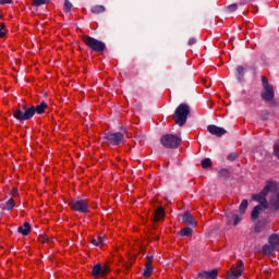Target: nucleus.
Here are the masks:
<instances>
[{
  "instance_id": "obj_24",
  "label": "nucleus",
  "mask_w": 279,
  "mask_h": 279,
  "mask_svg": "<svg viewBox=\"0 0 279 279\" xmlns=\"http://www.w3.org/2000/svg\"><path fill=\"white\" fill-rule=\"evenodd\" d=\"M15 203H14V198H10L9 201H7L3 210H12V208H14Z\"/></svg>"
},
{
  "instance_id": "obj_35",
  "label": "nucleus",
  "mask_w": 279,
  "mask_h": 279,
  "mask_svg": "<svg viewBox=\"0 0 279 279\" xmlns=\"http://www.w3.org/2000/svg\"><path fill=\"white\" fill-rule=\"evenodd\" d=\"M38 241L39 243H47V241H49V238H47V235H39Z\"/></svg>"
},
{
  "instance_id": "obj_3",
  "label": "nucleus",
  "mask_w": 279,
  "mask_h": 279,
  "mask_svg": "<svg viewBox=\"0 0 279 279\" xmlns=\"http://www.w3.org/2000/svg\"><path fill=\"white\" fill-rule=\"evenodd\" d=\"M189 114H191V107H189V105L183 102L177 107L172 117L177 125H179V128H184V125H186V120L189 119Z\"/></svg>"
},
{
  "instance_id": "obj_34",
  "label": "nucleus",
  "mask_w": 279,
  "mask_h": 279,
  "mask_svg": "<svg viewBox=\"0 0 279 279\" xmlns=\"http://www.w3.org/2000/svg\"><path fill=\"white\" fill-rule=\"evenodd\" d=\"M189 47H193V45H197V38L192 37L187 41Z\"/></svg>"
},
{
  "instance_id": "obj_19",
  "label": "nucleus",
  "mask_w": 279,
  "mask_h": 279,
  "mask_svg": "<svg viewBox=\"0 0 279 279\" xmlns=\"http://www.w3.org/2000/svg\"><path fill=\"white\" fill-rule=\"evenodd\" d=\"M194 227H185L179 231L180 236H193Z\"/></svg>"
},
{
  "instance_id": "obj_7",
  "label": "nucleus",
  "mask_w": 279,
  "mask_h": 279,
  "mask_svg": "<svg viewBox=\"0 0 279 279\" xmlns=\"http://www.w3.org/2000/svg\"><path fill=\"white\" fill-rule=\"evenodd\" d=\"M69 206L75 213H81L82 215H86V213H90V207L88 206V199L80 198L72 199L69 202Z\"/></svg>"
},
{
  "instance_id": "obj_1",
  "label": "nucleus",
  "mask_w": 279,
  "mask_h": 279,
  "mask_svg": "<svg viewBox=\"0 0 279 279\" xmlns=\"http://www.w3.org/2000/svg\"><path fill=\"white\" fill-rule=\"evenodd\" d=\"M253 202H258L263 208H268L270 213H278L279 210V192L278 183L267 181L264 189L252 196Z\"/></svg>"
},
{
  "instance_id": "obj_18",
  "label": "nucleus",
  "mask_w": 279,
  "mask_h": 279,
  "mask_svg": "<svg viewBox=\"0 0 279 279\" xmlns=\"http://www.w3.org/2000/svg\"><path fill=\"white\" fill-rule=\"evenodd\" d=\"M92 276H94L95 278H104V274L101 272V265H94L92 269Z\"/></svg>"
},
{
  "instance_id": "obj_22",
  "label": "nucleus",
  "mask_w": 279,
  "mask_h": 279,
  "mask_svg": "<svg viewBox=\"0 0 279 279\" xmlns=\"http://www.w3.org/2000/svg\"><path fill=\"white\" fill-rule=\"evenodd\" d=\"M104 12H106V7L104 5H95L92 9L93 14H104Z\"/></svg>"
},
{
  "instance_id": "obj_23",
  "label": "nucleus",
  "mask_w": 279,
  "mask_h": 279,
  "mask_svg": "<svg viewBox=\"0 0 279 279\" xmlns=\"http://www.w3.org/2000/svg\"><path fill=\"white\" fill-rule=\"evenodd\" d=\"M201 165H202L203 169H210V167H213V160H210V158H204L201 161Z\"/></svg>"
},
{
  "instance_id": "obj_40",
  "label": "nucleus",
  "mask_w": 279,
  "mask_h": 279,
  "mask_svg": "<svg viewBox=\"0 0 279 279\" xmlns=\"http://www.w3.org/2000/svg\"><path fill=\"white\" fill-rule=\"evenodd\" d=\"M92 244L95 245V247H99V242L97 241V239H93L92 240Z\"/></svg>"
},
{
  "instance_id": "obj_17",
  "label": "nucleus",
  "mask_w": 279,
  "mask_h": 279,
  "mask_svg": "<svg viewBox=\"0 0 279 279\" xmlns=\"http://www.w3.org/2000/svg\"><path fill=\"white\" fill-rule=\"evenodd\" d=\"M263 210V205H257L253 208L252 213H251V219L252 221H256V219H258L260 211Z\"/></svg>"
},
{
  "instance_id": "obj_4",
  "label": "nucleus",
  "mask_w": 279,
  "mask_h": 279,
  "mask_svg": "<svg viewBox=\"0 0 279 279\" xmlns=\"http://www.w3.org/2000/svg\"><path fill=\"white\" fill-rule=\"evenodd\" d=\"M83 43L88 47V49H92V51H96L97 53H104L106 51V43L96 39L92 36L84 35L82 37Z\"/></svg>"
},
{
  "instance_id": "obj_29",
  "label": "nucleus",
  "mask_w": 279,
  "mask_h": 279,
  "mask_svg": "<svg viewBox=\"0 0 279 279\" xmlns=\"http://www.w3.org/2000/svg\"><path fill=\"white\" fill-rule=\"evenodd\" d=\"M73 8V3H71V1L69 0H64V12L69 13L71 12Z\"/></svg>"
},
{
  "instance_id": "obj_6",
  "label": "nucleus",
  "mask_w": 279,
  "mask_h": 279,
  "mask_svg": "<svg viewBox=\"0 0 279 279\" xmlns=\"http://www.w3.org/2000/svg\"><path fill=\"white\" fill-rule=\"evenodd\" d=\"M125 138V135L121 132H112L109 131L104 134V143H107V145H112V147H117L123 143V140Z\"/></svg>"
},
{
  "instance_id": "obj_11",
  "label": "nucleus",
  "mask_w": 279,
  "mask_h": 279,
  "mask_svg": "<svg viewBox=\"0 0 279 279\" xmlns=\"http://www.w3.org/2000/svg\"><path fill=\"white\" fill-rule=\"evenodd\" d=\"M207 132L211 134L213 136H217L218 138H221V136L228 134V131L221 126H217L215 124H209L207 126Z\"/></svg>"
},
{
  "instance_id": "obj_12",
  "label": "nucleus",
  "mask_w": 279,
  "mask_h": 279,
  "mask_svg": "<svg viewBox=\"0 0 279 279\" xmlns=\"http://www.w3.org/2000/svg\"><path fill=\"white\" fill-rule=\"evenodd\" d=\"M181 219L183 223H185L186 226H190L191 228H195V226H197V221H195V218H193V215H191V211H184L181 215Z\"/></svg>"
},
{
  "instance_id": "obj_33",
  "label": "nucleus",
  "mask_w": 279,
  "mask_h": 279,
  "mask_svg": "<svg viewBox=\"0 0 279 279\" xmlns=\"http://www.w3.org/2000/svg\"><path fill=\"white\" fill-rule=\"evenodd\" d=\"M228 160H230L231 162L234 161L236 158H239V156L236 155V153H231L228 155Z\"/></svg>"
},
{
  "instance_id": "obj_16",
  "label": "nucleus",
  "mask_w": 279,
  "mask_h": 279,
  "mask_svg": "<svg viewBox=\"0 0 279 279\" xmlns=\"http://www.w3.org/2000/svg\"><path fill=\"white\" fill-rule=\"evenodd\" d=\"M167 214L165 213V207L163 206H159L156 210H155V217L154 220L155 221H160V219H165V216Z\"/></svg>"
},
{
  "instance_id": "obj_31",
  "label": "nucleus",
  "mask_w": 279,
  "mask_h": 279,
  "mask_svg": "<svg viewBox=\"0 0 279 279\" xmlns=\"http://www.w3.org/2000/svg\"><path fill=\"white\" fill-rule=\"evenodd\" d=\"M101 272H102V277L108 276V274L110 272V268L107 265L101 266Z\"/></svg>"
},
{
  "instance_id": "obj_15",
  "label": "nucleus",
  "mask_w": 279,
  "mask_h": 279,
  "mask_svg": "<svg viewBox=\"0 0 279 279\" xmlns=\"http://www.w3.org/2000/svg\"><path fill=\"white\" fill-rule=\"evenodd\" d=\"M17 232L23 236H27V234L32 232V226L29 225V222H24L23 226L17 228Z\"/></svg>"
},
{
  "instance_id": "obj_36",
  "label": "nucleus",
  "mask_w": 279,
  "mask_h": 279,
  "mask_svg": "<svg viewBox=\"0 0 279 279\" xmlns=\"http://www.w3.org/2000/svg\"><path fill=\"white\" fill-rule=\"evenodd\" d=\"M96 240L98 241V245H104V243L106 242L104 235H98Z\"/></svg>"
},
{
  "instance_id": "obj_20",
  "label": "nucleus",
  "mask_w": 279,
  "mask_h": 279,
  "mask_svg": "<svg viewBox=\"0 0 279 279\" xmlns=\"http://www.w3.org/2000/svg\"><path fill=\"white\" fill-rule=\"evenodd\" d=\"M236 80L238 82H243V77H245V68L243 65H240L236 68Z\"/></svg>"
},
{
  "instance_id": "obj_41",
  "label": "nucleus",
  "mask_w": 279,
  "mask_h": 279,
  "mask_svg": "<svg viewBox=\"0 0 279 279\" xmlns=\"http://www.w3.org/2000/svg\"><path fill=\"white\" fill-rule=\"evenodd\" d=\"M123 132H128V128L122 126Z\"/></svg>"
},
{
  "instance_id": "obj_14",
  "label": "nucleus",
  "mask_w": 279,
  "mask_h": 279,
  "mask_svg": "<svg viewBox=\"0 0 279 279\" xmlns=\"http://www.w3.org/2000/svg\"><path fill=\"white\" fill-rule=\"evenodd\" d=\"M226 217H227L228 223H232V221H233V226H239V223H241V217H239V215L236 214L229 213L226 215Z\"/></svg>"
},
{
  "instance_id": "obj_26",
  "label": "nucleus",
  "mask_w": 279,
  "mask_h": 279,
  "mask_svg": "<svg viewBox=\"0 0 279 279\" xmlns=\"http://www.w3.org/2000/svg\"><path fill=\"white\" fill-rule=\"evenodd\" d=\"M218 175H219L220 178L228 179V178H230V170L223 168V169H221V170L218 172Z\"/></svg>"
},
{
  "instance_id": "obj_5",
  "label": "nucleus",
  "mask_w": 279,
  "mask_h": 279,
  "mask_svg": "<svg viewBox=\"0 0 279 279\" xmlns=\"http://www.w3.org/2000/svg\"><path fill=\"white\" fill-rule=\"evenodd\" d=\"M160 143L166 149H178L182 145V138L173 134H166L160 137Z\"/></svg>"
},
{
  "instance_id": "obj_37",
  "label": "nucleus",
  "mask_w": 279,
  "mask_h": 279,
  "mask_svg": "<svg viewBox=\"0 0 279 279\" xmlns=\"http://www.w3.org/2000/svg\"><path fill=\"white\" fill-rule=\"evenodd\" d=\"M14 1L13 0H0V5H8L12 4Z\"/></svg>"
},
{
  "instance_id": "obj_28",
  "label": "nucleus",
  "mask_w": 279,
  "mask_h": 279,
  "mask_svg": "<svg viewBox=\"0 0 279 279\" xmlns=\"http://www.w3.org/2000/svg\"><path fill=\"white\" fill-rule=\"evenodd\" d=\"M236 10H239V4L233 3L227 7V12L229 14H232V12H236Z\"/></svg>"
},
{
  "instance_id": "obj_42",
  "label": "nucleus",
  "mask_w": 279,
  "mask_h": 279,
  "mask_svg": "<svg viewBox=\"0 0 279 279\" xmlns=\"http://www.w3.org/2000/svg\"><path fill=\"white\" fill-rule=\"evenodd\" d=\"M255 232H260L258 229H255Z\"/></svg>"
},
{
  "instance_id": "obj_32",
  "label": "nucleus",
  "mask_w": 279,
  "mask_h": 279,
  "mask_svg": "<svg viewBox=\"0 0 279 279\" xmlns=\"http://www.w3.org/2000/svg\"><path fill=\"white\" fill-rule=\"evenodd\" d=\"M274 154H275V156H277V158L279 159V142L275 143V146H274Z\"/></svg>"
},
{
  "instance_id": "obj_38",
  "label": "nucleus",
  "mask_w": 279,
  "mask_h": 279,
  "mask_svg": "<svg viewBox=\"0 0 279 279\" xmlns=\"http://www.w3.org/2000/svg\"><path fill=\"white\" fill-rule=\"evenodd\" d=\"M151 263H154V255H148L147 260H146V265H151Z\"/></svg>"
},
{
  "instance_id": "obj_2",
  "label": "nucleus",
  "mask_w": 279,
  "mask_h": 279,
  "mask_svg": "<svg viewBox=\"0 0 279 279\" xmlns=\"http://www.w3.org/2000/svg\"><path fill=\"white\" fill-rule=\"evenodd\" d=\"M46 108H49L47 102L43 101L36 107L27 105H19V108L13 112V117L16 121H29L34 119V114H45Z\"/></svg>"
},
{
  "instance_id": "obj_9",
  "label": "nucleus",
  "mask_w": 279,
  "mask_h": 279,
  "mask_svg": "<svg viewBox=\"0 0 279 279\" xmlns=\"http://www.w3.org/2000/svg\"><path fill=\"white\" fill-rule=\"evenodd\" d=\"M262 84L264 88V90L260 93L262 99H264V101H272L274 97H276L274 86L269 84V81L265 76H262Z\"/></svg>"
},
{
  "instance_id": "obj_8",
  "label": "nucleus",
  "mask_w": 279,
  "mask_h": 279,
  "mask_svg": "<svg viewBox=\"0 0 279 279\" xmlns=\"http://www.w3.org/2000/svg\"><path fill=\"white\" fill-rule=\"evenodd\" d=\"M279 250V235L277 233H272L268 238V244L263 245L264 254L271 256L274 252H278Z\"/></svg>"
},
{
  "instance_id": "obj_10",
  "label": "nucleus",
  "mask_w": 279,
  "mask_h": 279,
  "mask_svg": "<svg viewBox=\"0 0 279 279\" xmlns=\"http://www.w3.org/2000/svg\"><path fill=\"white\" fill-rule=\"evenodd\" d=\"M245 271L243 260H238L235 265L227 274V279H239L240 276H243Z\"/></svg>"
},
{
  "instance_id": "obj_13",
  "label": "nucleus",
  "mask_w": 279,
  "mask_h": 279,
  "mask_svg": "<svg viewBox=\"0 0 279 279\" xmlns=\"http://www.w3.org/2000/svg\"><path fill=\"white\" fill-rule=\"evenodd\" d=\"M218 276H219V270H217V268H215L210 271L203 270V271L198 272L197 278L198 279H217Z\"/></svg>"
},
{
  "instance_id": "obj_30",
  "label": "nucleus",
  "mask_w": 279,
  "mask_h": 279,
  "mask_svg": "<svg viewBox=\"0 0 279 279\" xmlns=\"http://www.w3.org/2000/svg\"><path fill=\"white\" fill-rule=\"evenodd\" d=\"M5 35V24L0 23V38H3Z\"/></svg>"
},
{
  "instance_id": "obj_21",
  "label": "nucleus",
  "mask_w": 279,
  "mask_h": 279,
  "mask_svg": "<svg viewBox=\"0 0 279 279\" xmlns=\"http://www.w3.org/2000/svg\"><path fill=\"white\" fill-rule=\"evenodd\" d=\"M151 274H154V266L146 264L143 272L144 278H149Z\"/></svg>"
},
{
  "instance_id": "obj_39",
  "label": "nucleus",
  "mask_w": 279,
  "mask_h": 279,
  "mask_svg": "<svg viewBox=\"0 0 279 279\" xmlns=\"http://www.w3.org/2000/svg\"><path fill=\"white\" fill-rule=\"evenodd\" d=\"M11 195H12V197H17V195H19V190H17V189H13V190L11 191Z\"/></svg>"
},
{
  "instance_id": "obj_25",
  "label": "nucleus",
  "mask_w": 279,
  "mask_h": 279,
  "mask_svg": "<svg viewBox=\"0 0 279 279\" xmlns=\"http://www.w3.org/2000/svg\"><path fill=\"white\" fill-rule=\"evenodd\" d=\"M51 0H33V5L35 8H40V5H46V3H49Z\"/></svg>"
},
{
  "instance_id": "obj_27",
  "label": "nucleus",
  "mask_w": 279,
  "mask_h": 279,
  "mask_svg": "<svg viewBox=\"0 0 279 279\" xmlns=\"http://www.w3.org/2000/svg\"><path fill=\"white\" fill-rule=\"evenodd\" d=\"M247 206H248L247 199H243L239 207L241 215H243L245 210H247Z\"/></svg>"
}]
</instances>
